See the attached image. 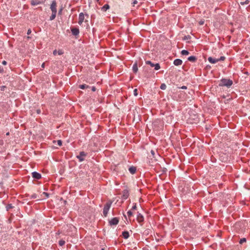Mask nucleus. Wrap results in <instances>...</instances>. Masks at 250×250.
<instances>
[{
    "label": "nucleus",
    "mask_w": 250,
    "mask_h": 250,
    "mask_svg": "<svg viewBox=\"0 0 250 250\" xmlns=\"http://www.w3.org/2000/svg\"><path fill=\"white\" fill-rule=\"evenodd\" d=\"M232 81L229 79H222L219 85L221 86H226L229 87L232 84Z\"/></svg>",
    "instance_id": "obj_1"
},
{
    "label": "nucleus",
    "mask_w": 250,
    "mask_h": 250,
    "mask_svg": "<svg viewBox=\"0 0 250 250\" xmlns=\"http://www.w3.org/2000/svg\"><path fill=\"white\" fill-rule=\"evenodd\" d=\"M112 204V202L111 201H108L106 203V204L104 206V208H103V214L106 217L107 215L108 212L111 207Z\"/></svg>",
    "instance_id": "obj_2"
},
{
    "label": "nucleus",
    "mask_w": 250,
    "mask_h": 250,
    "mask_svg": "<svg viewBox=\"0 0 250 250\" xmlns=\"http://www.w3.org/2000/svg\"><path fill=\"white\" fill-rule=\"evenodd\" d=\"M86 156V153L84 151H81L79 155L77 156V158L79 159V162H81L84 161V157Z\"/></svg>",
    "instance_id": "obj_3"
},
{
    "label": "nucleus",
    "mask_w": 250,
    "mask_h": 250,
    "mask_svg": "<svg viewBox=\"0 0 250 250\" xmlns=\"http://www.w3.org/2000/svg\"><path fill=\"white\" fill-rule=\"evenodd\" d=\"M119 221V219L117 217H114L109 221V224L110 226L117 225Z\"/></svg>",
    "instance_id": "obj_4"
},
{
    "label": "nucleus",
    "mask_w": 250,
    "mask_h": 250,
    "mask_svg": "<svg viewBox=\"0 0 250 250\" xmlns=\"http://www.w3.org/2000/svg\"><path fill=\"white\" fill-rule=\"evenodd\" d=\"M129 195V193L128 190L127 189H125L123 191V195L122 198V199L125 200L128 197Z\"/></svg>",
    "instance_id": "obj_5"
},
{
    "label": "nucleus",
    "mask_w": 250,
    "mask_h": 250,
    "mask_svg": "<svg viewBox=\"0 0 250 250\" xmlns=\"http://www.w3.org/2000/svg\"><path fill=\"white\" fill-rule=\"evenodd\" d=\"M32 176L35 179L39 180L42 178V175L40 173L34 171L32 173Z\"/></svg>",
    "instance_id": "obj_6"
},
{
    "label": "nucleus",
    "mask_w": 250,
    "mask_h": 250,
    "mask_svg": "<svg viewBox=\"0 0 250 250\" xmlns=\"http://www.w3.org/2000/svg\"><path fill=\"white\" fill-rule=\"evenodd\" d=\"M137 220L140 224L143 223L144 221L143 215L139 212H138L137 214Z\"/></svg>",
    "instance_id": "obj_7"
},
{
    "label": "nucleus",
    "mask_w": 250,
    "mask_h": 250,
    "mask_svg": "<svg viewBox=\"0 0 250 250\" xmlns=\"http://www.w3.org/2000/svg\"><path fill=\"white\" fill-rule=\"evenodd\" d=\"M57 4L55 1H53L52 2L51 6H50V9L52 12H55L57 13V9H56Z\"/></svg>",
    "instance_id": "obj_8"
},
{
    "label": "nucleus",
    "mask_w": 250,
    "mask_h": 250,
    "mask_svg": "<svg viewBox=\"0 0 250 250\" xmlns=\"http://www.w3.org/2000/svg\"><path fill=\"white\" fill-rule=\"evenodd\" d=\"M84 14L83 13H81L79 14V16L78 23L79 24L81 25L83 23V20H84Z\"/></svg>",
    "instance_id": "obj_9"
},
{
    "label": "nucleus",
    "mask_w": 250,
    "mask_h": 250,
    "mask_svg": "<svg viewBox=\"0 0 250 250\" xmlns=\"http://www.w3.org/2000/svg\"><path fill=\"white\" fill-rule=\"evenodd\" d=\"M71 32L73 35L77 36L79 34V30L77 28H73L71 29Z\"/></svg>",
    "instance_id": "obj_10"
},
{
    "label": "nucleus",
    "mask_w": 250,
    "mask_h": 250,
    "mask_svg": "<svg viewBox=\"0 0 250 250\" xmlns=\"http://www.w3.org/2000/svg\"><path fill=\"white\" fill-rule=\"evenodd\" d=\"M182 61L180 59H177L174 61L173 63L176 66L180 65L182 64Z\"/></svg>",
    "instance_id": "obj_11"
},
{
    "label": "nucleus",
    "mask_w": 250,
    "mask_h": 250,
    "mask_svg": "<svg viewBox=\"0 0 250 250\" xmlns=\"http://www.w3.org/2000/svg\"><path fill=\"white\" fill-rule=\"evenodd\" d=\"M41 1L39 0H31V4L32 5H36L41 4Z\"/></svg>",
    "instance_id": "obj_12"
},
{
    "label": "nucleus",
    "mask_w": 250,
    "mask_h": 250,
    "mask_svg": "<svg viewBox=\"0 0 250 250\" xmlns=\"http://www.w3.org/2000/svg\"><path fill=\"white\" fill-rule=\"evenodd\" d=\"M208 61L211 63H215L218 62V60L217 59L212 58L211 57L208 58Z\"/></svg>",
    "instance_id": "obj_13"
},
{
    "label": "nucleus",
    "mask_w": 250,
    "mask_h": 250,
    "mask_svg": "<svg viewBox=\"0 0 250 250\" xmlns=\"http://www.w3.org/2000/svg\"><path fill=\"white\" fill-rule=\"evenodd\" d=\"M122 235L125 239H127L129 236V232L127 231H124L122 232Z\"/></svg>",
    "instance_id": "obj_14"
},
{
    "label": "nucleus",
    "mask_w": 250,
    "mask_h": 250,
    "mask_svg": "<svg viewBox=\"0 0 250 250\" xmlns=\"http://www.w3.org/2000/svg\"><path fill=\"white\" fill-rule=\"evenodd\" d=\"M128 170H129V171L131 174H134L136 171V168L134 167H131L129 168Z\"/></svg>",
    "instance_id": "obj_15"
},
{
    "label": "nucleus",
    "mask_w": 250,
    "mask_h": 250,
    "mask_svg": "<svg viewBox=\"0 0 250 250\" xmlns=\"http://www.w3.org/2000/svg\"><path fill=\"white\" fill-rule=\"evenodd\" d=\"M188 61L192 62H194L197 60L196 57L195 56H190L188 58Z\"/></svg>",
    "instance_id": "obj_16"
},
{
    "label": "nucleus",
    "mask_w": 250,
    "mask_h": 250,
    "mask_svg": "<svg viewBox=\"0 0 250 250\" xmlns=\"http://www.w3.org/2000/svg\"><path fill=\"white\" fill-rule=\"evenodd\" d=\"M132 70L134 73H137V72L138 71V66L137 63L136 62L133 64Z\"/></svg>",
    "instance_id": "obj_17"
},
{
    "label": "nucleus",
    "mask_w": 250,
    "mask_h": 250,
    "mask_svg": "<svg viewBox=\"0 0 250 250\" xmlns=\"http://www.w3.org/2000/svg\"><path fill=\"white\" fill-rule=\"evenodd\" d=\"M79 88L82 89H83L84 88H89V86L88 85H86L85 84H81L79 86Z\"/></svg>",
    "instance_id": "obj_18"
},
{
    "label": "nucleus",
    "mask_w": 250,
    "mask_h": 250,
    "mask_svg": "<svg viewBox=\"0 0 250 250\" xmlns=\"http://www.w3.org/2000/svg\"><path fill=\"white\" fill-rule=\"evenodd\" d=\"M56 13H55V12H52V15L50 17V21H52V20H53L55 18L56 15Z\"/></svg>",
    "instance_id": "obj_19"
},
{
    "label": "nucleus",
    "mask_w": 250,
    "mask_h": 250,
    "mask_svg": "<svg viewBox=\"0 0 250 250\" xmlns=\"http://www.w3.org/2000/svg\"><path fill=\"white\" fill-rule=\"evenodd\" d=\"M189 52L188 51V50H183L182 51H181V54L182 55H188L189 54Z\"/></svg>",
    "instance_id": "obj_20"
},
{
    "label": "nucleus",
    "mask_w": 250,
    "mask_h": 250,
    "mask_svg": "<svg viewBox=\"0 0 250 250\" xmlns=\"http://www.w3.org/2000/svg\"><path fill=\"white\" fill-rule=\"evenodd\" d=\"M13 206L11 204H8L6 207V209L7 211H8L10 209L12 208Z\"/></svg>",
    "instance_id": "obj_21"
},
{
    "label": "nucleus",
    "mask_w": 250,
    "mask_h": 250,
    "mask_svg": "<svg viewBox=\"0 0 250 250\" xmlns=\"http://www.w3.org/2000/svg\"><path fill=\"white\" fill-rule=\"evenodd\" d=\"M109 8V5L108 4H105L103 7L102 9L104 11H106Z\"/></svg>",
    "instance_id": "obj_22"
},
{
    "label": "nucleus",
    "mask_w": 250,
    "mask_h": 250,
    "mask_svg": "<svg viewBox=\"0 0 250 250\" xmlns=\"http://www.w3.org/2000/svg\"><path fill=\"white\" fill-rule=\"evenodd\" d=\"M154 67H155V70H157L160 68V66L159 63L154 64Z\"/></svg>",
    "instance_id": "obj_23"
},
{
    "label": "nucleus",
    "mask_w": 250,
    "mask_h": 250,
    "mask_svg": "<svg viewBox=\"0 0 250 250\" xmlns=\"http://www.w3.org/2000/svg\"><path fill=\"white\" fill-rule=\"evenodd\" d=\"M65 243V241L63 240H60L59 241V244L60 246H63Z\"/></svg>",
    "instance_id": "obj_24"
},
{
    "label": "nucleus",
    "mask_w": 250,
    "mask_h": 250,
    "mask_svg": "<svg viewBox=\"0 0 250 250\" xmlns=\"http://www.w3.org/2000/svg\"><path fill=\"white\" fill-rule=\"evenodd\" d=\"M246 241H247V240L245 238H243L240 240L239 243L240 244H242L243 243L246 242Z\"/></svg>",
    "instance_id": "obj_25"
},
{
    "label": "nucleus",
    "mask_w": 250,
    "mask_h": 250,
    "mask_svg": "<svg viewBox=\"0 0 250 250\" xmlns=\"http://www.w3.org/2000/svg\"><path fill=\"white\" fill-rule=\"evenodd\" d=\"M249 2H250V1H249V0H246V1H242V2H240V4H241V5H244V4H249Z\"/></svg>",
    "instance_id": "obj_26"
},
{
    "label": "nucleus",
    "mask_w": 250,
    "mask_h": 250,
    "mask_svg": "<svg viewBox=\"0 0 250 250\" xmlns=\"http://www.w3.org/2000/svg\"><path fill=\"white\" fill-rule=\"evenodd\" d=\"M147 64H149L151 67H154V64L152 63L150 61H147L146 62Z\"/></svg>",
    "instance_id": "obj_27"
},
{
    "label": "nucleus",
    "mask_w": 250,
    "mask_h": 250,
    "mask_svg": "<svg viewBox=\"0 0 250 250\" xmlns=\"http://www.w3.org/2000/svg\"><path fill=\"white\" fill-rule=\"evenodd\" d=\"M190 38H191L190 36L188 35V36H184L183 39V40H187L190 39Z\"/></svg>",
    "instance_id": "obj_28"
},
{
    "label": "nucleus",
    "mask_w": 250,
    "mask_h": 250,
    "mask_svg": "<svg viewBox=\"0 0 250 250\" xmlns=\"http://www.w3.org/2000/svg\"><path fill=\"white\" fill-rule=\"evenodd\" d=\"M166 85L165 83L161 84L160 88L161 89L165 90L166 88Z\"/></svg>",
    "instance_id": "obj_29"
},
{
    "label": "nucleus",
    "mask_w": 250,
    "mask_h": 250,
    "mask_svg": "<svg viewBox=\"0 0 250 250\" xmlns=\"http://www.w3.org/2000/svg\"><path fill=\"white\" fill-rule=\"evenodd\" d=\"M30 198V199H35V198H37V195L35 193H34L31 195Z\"/></svg>",
    "instance_id": "obj_30"
},
{
    "label": "nucleus",
    "mask_w": 250,
    "mask_h": 250,
    "mask_svg": "<svg viewBox=\"0 0 250 250\" xmlns=\"http://www.w3.org/2000/svg\"><path fill=\"white\" fill-rule=\"evenodd\" d=\"M127 214L128 217L131 216L133 214L131 210L128 211L127 212Z\"/></svg>",
    "instance_id": "obj_31"
},
{
    "label": "nucleus",
    "mask_w": 250,
    "mask_h": 250,
    "mask_svg": "<svg viewBox=\"0 0 250 250\" xmlns=\"http://www.w3.org/2000/svg\"><path fill=\"white\" fill-rule=\"evenodd\" d=\"M133 94H134V95L135 96H137L138 95V93H137V89H135L133 91Z\"/></svg>",
    "instance_id": "obj_32"
},
{
    "label": "nucleus",
    "mask_w": 250,
    "mask_h": 250,
    "mask_svg": "<svg viewBox=\"0 0 250 250\" xmlns=\"http://www.w3.org/2000/svg\"><path fill=\"white\" fill-rule=\"evenodd\" d=\"M57 144L59 146H61L62 145V141L61 140H59L57 141Z\"/></svg>",
    "instance_id": "obj_33"
},
{
    "label": "nucleus",
    "mask_w": 250,
    "mask_h": 250,
    "mask_svg": "<svg viewBox=\"0 0 250 250\" xmlns=\"http://www.w3.org/2000/svg\"><path fill=\"white\" fill-rule=\"evenodd\" d=\"M225 59V57L224 56H222L219 59H217V60H218V62L220 61H224Z\"/></svg>",
    "instance_id": "obj_34"
},
{
    "label": "nucleus",
    "mask_w": 250,
    "mask_h": 250,
    "mask_svg": "<svg viewBox=\"0 0 250 250\" xmlns=\"http://www.w3.org/2000/svg\"><path fill=\"white\" fill-rule=\"evenodd\" d=\"M151 154H152L153 157L155 158V151L153 150H151Z\"/></svg>",
    "instance_id": "obj_35"
},
{
    "label": "nucleus",
    "mask_w": 250,
    "mask_h": 250,
    "mask_svg": "<svg viewBox=\"0 0 250 250\" xmlns=\"http://www.w3.org/2000/svg\"><path fill=\"white\" fill-rule=\"evenodd\" d=\"M42 195H44L46 198H48L49 197V194L47 192H43L42 193Z\"/></svg>",
    "instance_id": "obj_36"
},
{
    "label": "nucleus",
    "mask_w": 250,
    "mask_h": 250,
    "mask_svg": "<svg viewBox=\"0 0 250 250\" xmlns=\"http://www.w3.org/2000/svg\"><path fill=\"white\" fill-rule=\"evenodd\" d=\"M137 208L136 203H134L133 206L132 208V209L135 210Z\"/></svg>",
    "instance_id": "obj_37"
},
{
    "label": "nucleus",
    "mask_w": 250,
    "mask_h": 250,
    "mask_svg": "<svg viewBox=\"0 0 250 250\" xmlns=\"http://www.w3.org/2000/svg\"><path fill=\"white\" fill-rule=\"evenodd\" d=\"M179 88H181L182 89H186L187 87L186 86H182V87H179Z\"/></svg>",
    "instance_id": "obj_38"
},
{
    "label": "nucleus",
    "mask_w": 250,
    "mask_h": 250,
    "mask_svg": "<svg viewBox=\"0 0 250 250\" xmlns=\"http://www.w3.org/2000/svg\"><path fill=\"white\" fill-rule=\"evenodd\" d=\"M200 25H203L204 23V21H200L199 22Z\"/></svg>",
    "instance_id": "obj_39"
},
{
    "label": "nucleus",
    "mask_w": 250,
    "mask_h": 250,
    "mask_svg": "<svg viewBox=\"0 0 250 250\" xmlns=\"http://www.w3.org/2000/svg\"><path fill=\"white\" fill-rule=\"evenodd\" d=\"M223 136H224V134H223L222 132H221V133L219 134V137L223 138Z\"/></svg>",
    "instance_id": "obj_40"
},
{
    "label": "nucleus",
    "mask_w": 250,
    "mask_h": 250,
    "mask_svg": "<svg viewBox=\"0 0 250 250\" xmlns=\"http://www.w3.org/2000/svg\"><path fill=\"white\" fill-rule=\"evenodd\" d=\"M31 33V30L30 29H29L27 31V34L28 35H29Z\"/></svg>",
    "instance_id": "obj_41"
},
{
    "label": "nucleus",
    "mask_w": 250,
    "mask_h": 250,
    "mask_svg": "<svg viewBox=\"0 0 250 250\" xmlns=\"http://www.w3.org/2000/svg\"><path fill=\"white\" fill-rule=\"evenodd\" d=\"M5 87H6V86H1V88H0L1 90V91L4 90V89H5Z\"/></svg>",
    "instance_id": "obj_42"
},
{
    "label": "nucleus",
    "mask_w": 250,
    "mask_h": 250,
    "mask_svg": "<svg viewBox=\"0 0 250 250\" xmlns=\"http://www.w3.org/2000/svg\"><path fill=\"white\" fill-rule=\"evenodd\" d=\"M137 2H138V1L136 0H134V1L133 2V5H134L136 4H137Z\"/></svg>",
    "instance_id": "obj_43"
},
{
    "label": "nucleus",
    "mask_w": 250,
    "mask_h": 250,
    "mask_svg": "<svg viewBox=\"0 0 250 250\" xmlns=\"http://www.w3.org/2000/svg\"><path fill=\"white\" fill-rule=\"evenodd\" d=\"M57 51L56 50H55L53 51V54L54 55H56L57 54Z\"/></svg>",
    "instance_id": "obj_44"
},
{
    "label": "nucleus",
    "mask_w": 250,
    "mask_h": 250,
    "mask_svg": "<svg viewBox=\"0 0 250 250\" xmlns=\"http://www.w3.org/2000/svg\"><path fill=\"white\" fill-rule=\"evenodd\" d=\"M59 55H62V50H59L58 51Z\"/></svg>",
    "instance_id": "obj_45"
},
{
    "label": "nucleus",
    "mask_w": 250,
    "mask_h": 250,
    "mask_svg": "<svg viewBox=\"0 0 250 250\" xmlns=\"http://www.w3.org/2000/svg\"><path fill=\"white\" fill-rule=\"evenodd\" d=\"M2 63L3 64V65H6V63H7V62L5 61H3L2 62Z\"/></svg>",
    "instance_id": "obj_46"
},
{
    "label": "nucleus",
    "mask_w": 250,
    "mask_h": 250,
    "mask_svg": "<svg viewBox=\"0 0 250 250\" xmlns=\"http://www.w3.org/2000/svg\"><path fill=\"white\" fill-rule=\"evenodd\" d=\"M92 90L93 91H96V88H95V87L93 86V87H92Z\"/></svg>",
    "instance_id": "obj_47"
},
{
    "label": "nucleus",
    "mask_w": 250,
    "mask_h": 250,
    "mask_svg": "<svg viewBox=\"0 0 250 250\" xmlns=\"http://www.w3.org/2000/svg\"><path fill=\"white\" fill-rule=\"evenodd\" d=\"M41 110H40V109H38V110H37V113L38 114H40V113H41Z\"/></svg>",
    "instance_id": "obj_48"
},
{
    "label": "nucleus",
    "mask_w": 250,
    "mask_h": 250,
    "mask_svg": "<svg viewBox=\"0 0 250 250\" xmlns=\"http://www.w3.org/2000/svg\"><path fill=\"white\" fill-rule=\"evenodd\" d=\"M45 67V63H43L42 64V68H44Z\"/></svg>",
    "instance_id": "obj_49"
},
{
    "label": "nucleus",
    "mask_w": 250,
    "mask_h": 250,
    "mask_svg": "<svg viewBox=\"0 0 250 250\" xmlns=\"http://www.w3.org/2000/svg\"><path fill=\"white\" fill-rule=\"evenodd\" d=\"M62 11V9L61 8V9L59 11V14H61Z\"/></svg>",
    "instance_id": "obj_50"
},
{
    "label": "nucleus",
    "mask_w": 250,
    "mask_h": 250,
    "mask_svg": "<svg viewBox=\"0 0 250 250\" xmlns=\"http://www.w3.org/2000/svg\"><path fill=\"white\" fill-rule=\"evenodd\" d=\"M224 142H225V139H222V141H221V142H222V143H223Z\"/></svg>",
    "instance_id": "obj_51"
},
{
    "label": "nucleus",
    "mask_w": 250,
    "mask_h": 250,
    "mask_svg": "<svg viewBox=\"0 0 250 250\" xmlns=\"http://www.w3.org/2000/svg\"><path fill=\"white\" fill-rule=\"evenodd\" d=\"M9 134V132H7V133H6V135H8Z\"/></svg>",
    "instance_id": "obj_52"
},
{
    "label": "nucleus",
    "mask_w": 250,
    "mask_h": 250,
    "mask_svg": "<svg viewBox=\"0 0 250 250\" xmlns=\"http://www.w3.org/2000/svg\"><path fill=\"white\" fill-rule=\"evenodd\" d=\"M209 129V127H206V129Z\"/></svg>",
    "instance_id": "obj_53"
},
{
    "label": "nucleus",
    "mask_w": 250,
    "mask_h": 250,
    "mask_svg": "<svg viewBox=\"0 0 250 250\" xmlns=\"http://www.w3.org/2000/svg\"><path fill=\"white\" fill-rule=\"evenodd\" d=\"M124 216L125 218H126V216L125 215H124Z\"/></svg>",
    "instance_id": "obj_54"
},
{
    "label": "nucleus",
    "mask_w": 250,
    "mask_h": 250,
    "mask_svg": "<svg viewBox=\"0 0 250 250\" xmlns=\"http://www.w3.org/2000/svg\"><path fill=\"white\" fill-rule=\"evenodd\" d=\"M104 250V249H102V250Z\"/></svg>",
    "instance_id": "obj_55"
},
{
    "label": "nucleus",
    "mask_w": 250,
    "mask_h": 250,
    "mask_svg": "<svg viewBox=\"0 0 250 250\" xmlns=\"http://www.w3.org/2000/svg\"><path fill=\"white\" fill-rule=\"evenodd\" d=\"M99 0H97V1H98Z\"/></svg>",
    "instance_id": "obj_56"
}]
</instances>
